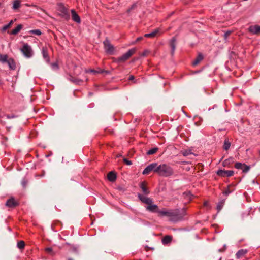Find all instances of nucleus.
Instances as JSON below:
<instances>
[{"instance_id":"obj_44","label":"nucleus","mask_w":260,"mask_h":260,"mask_svg":"<svg viewBox=\"0 0 260 260\" xmlns=\"http://www.w3.org/2000/svg\"><path fill=\"white\" fill-rule=\"evenodd\" d=\"M135 7H136V4H133V5L132 6L131 8H129V9H128L127 10V12H130L132 9H134V8H135Z\"/></svg>"},{"instance_id":"obj_2","label":"nucleus","mask_w":260,"mask_h":260,"mask_svg":"<svg viewBox=\"0 0 260 260\" xmlns=\"http://www.w3.org/2000/svg\"><path fill=\"white\" fill-rule=\"evenodd\" d=\"M171 215L169 216V220L172 222H177L183 219V216L185 215V211H183L181 214L178 210H171Z\"/></svg>"},{"instance_id":"obj_37","label":"nucleus","mask_w":260,"mask_h":260,"mask_svg":"<svg viewBox=\"0 0 260 260\" xmlns=\"http://www.w3.org/2000/svg\"><path fill=\"white\" fill-rule=\"evenodd\" d=\"M104 72V71L103 70H101L100 71H96V70H89L88 71H87V72H90V73H92L93 74H96V73H103Z\"/></svg>"},{"instance_id":"obj_45","label":"nucleus","mask_w":260,"mask_h":260,"mask_svg":"<svg viewBox=\"0 0 260 260\" xmlns=\"http://www.w3.org/2000/svg\"><path fill=\"white\" fill-rule=\"evenodd\" d=\"M135 79V77L133 76V75H131L129 78H128V79L129 80H133Z\"/></svg>"},{"instance_id":"obj_27","label":"nucleus","mask_w":260,"mask_h":260,"mask_svg":"<svg viewBox=\"0 0 260 260\" xmlns=\"http://www.w3.org/2000/svg\"><path fill=\"white\" fill-rule=\"evenodd\" d=\"M13 23V20L10 21V22L7 25H4L2 28V31H6L9 28H10L11 25Z\"/></svg>"},{"instance_id":"obj_16","label":"nucleus","mask_w":260,"mask_h":260,"mask_svg":"<svg viewBox=\"0 0 260 260\" xmlns=\"http://www.w3.org/2000/svg\"><path fill=\"white\" fill-rule=\"evenodd\" d=\"M140 187L141 188L144 195H148L149 194L150 191H149L148 189L146 187L145 182H141L140 183Z\"/></svg>"},{"instance_id":"obj_28","label":"nucleus","mask_w":260,"mask_h":260,"mask_svg":"<svg viewBox=\"0 0 260 260\" xmlns=\"http://www.w3.org/2000/svg\"><path fill=\"white\" fill-rule=\"evenodd\" d=\"M231 146V143L228 139H225L224 142L223 148L225 150H228Z\"/></svg>"},{"instance_id":"obj_13","label":"nucleus","mask_w":260,"mask_h":260,"mask_svg":"<svg viewBox=\"0 0 260 260\" xmlns=\"http://www.w3.org/2000/svg\"><path fill=\"white\" fill-rule=\"evenodd\" d=\"M71 14L73 20L78 23H80L81 22V19L78 14L76 13L74 9L71 10Z\"/></svg>"},{"instance_id":"obj_51","label":"nucleus","mask_w":260,"mask_h":260,"mask_svg":"<svg viewBox=\"0 0 260 260\" xmlns=\"http://www.w3.org/2000/svg\"><path fill=\"white\" fill-rule=\"evenodd\" d=\"M68 260H72V259H71V258H70V259H69Z\"/></svg>"},{"instance_id":"obj_3","label":"nucleus","mask_w":260,"mask_h":260,"mask_svg":"<svg viewBox=\"0 0 260 260\" xmlns=\"http://www.w3.org/2000/svg\"><path fill=\"white\" fill-rule=\"evenodd\" d=\"M20 51L25 57L30 58L32 57L34 54L31 47L27 43H25L22 47L20 49Z\"/></svg>"},{"instance_id":"obj_9","label":"nucleus","mask_w":260,"mask_h":260,"mask_svg":"<svg viewBox=\"0 0 260 260\" xmlns=\"http://www.w3.org/2000/svg\"><path fill=\"white\" fill-rule=\"evenodd\" d=\"M146 196L147 195H143L140 193H139L138 197L139 200L142 202L148 205L151 204V203H153V200L150 198L147 197Z\"/></svg>"},{"instance_id":"obj_41","label":"nucleus","mask_w":260,"mask_h":260,"mask_svg":"<svg viewBox=\"0 0 260 260\" xmlns=\"http://www.w3.org/2000/svg\"><path fill=\"white\" fill-rule=\"evenodd\" d=\"M123 161L124 162V163L127 165H131L132 164V161L131 160H129L126 158H124L123 159Z\"/></svg>"},{"instance_id":"obj_15","label":"nucleus","mask_w":260,"mask_h":260,"mask_svg":"<svg viewBox=\"0 0 260 260\" xmlns=\"http://www.w3.org/2000/svg\"><path fill=\"white\" fill-rule=\"evenodd\" d=\"M170 46L171 47V53L172 55H173L175 48H176V39L174 37H173L170 41Z\"/></svg>"},{"instance_id":"obj_35","label":"nucleus","mask_w":260,"mask_h":260,"mask_svg":"<svg viewBox=\"0 0 260 260\" xmlns=\"http://www.w3.org/2000/svg\"><path fill=\"white\" fill-rule=\"evenodd\" d=\"M50 65L53 70H57L58 69V65L56 62L52 63Z\"/></svg>"},{"instance_id":"obj_48","label":"nucleus","mask_w":260,"mask_h":260,"mask_svg":"<svg viewBox=\"0 0 260 260\" xmlns=\"http://www.w3.org/2000/svg\"><path fill=\"white\" fill-rule=\"evenodd\" d=\"M143 39V37H139L137 39V41L138 42V41H141L142 39Z\"/></svg>"},{"instance_id":"obj_42","label":"nucleus","mask_w":260,"mask_h":260,"mask_svg":"<svg viewBox=\"0 0 260 260\" xmlns=\"http://www.w3.org/2000/svg\"><path fill=\"white\" fill-rule=\"evenodd\" d=\"M21 184L24 187H25L27 184V181L25 179H23L22 181Z\"/></svg>"},{"instance_id":"obj_22","label":"nucleus","mask_w":260,"mask_h":260,"mask_svg":"<svg viewBox=\"0 0 260 260\" xmlns=\"http://www.w3.org/2000/svg\"><path fill=\"white\" fill-rule=\"evenodd\" d=\"M234 162V159L233 157H230L224 160L223 162V166L224 167H228L231 164H233Z\"/></svg>"},{"instance_id":"obj_12","label":"nucleus","mask_w":260,"mask_h":260,"mask_svg":"<svg viewBox=\"0 0 260 260\" xmlns=\"http://www.w3.org/2000/svg\"><path fill=\"white\" fill-rule=\"evenodd\" d=\"M42 54L43 58L45 60L47 63L50 62V58L48 53V49L46 47H42L41 49Z\"/></svg>"},{"instance_id":"obj_39","label":"nucleus","mask_w":260,"mask_h":260,"mask_svg":"<svg viewBox=\"0 0 260 260\" xmlns=\"http://www.w3.org/2000/svg\"><path fill=\"white\" fill-rule=\"evenodd\" d=\"M45 251L48 253H50V254H53V253H52V249L50 247H48V248H46L45 249Z\"/></svg>"},{"instance_id":"obj_52","label":"nucleus","mask_w":260,"mask_h":260,"mask_svg":"<svg viewBox=\"0 0 260 260\" xmlns=\"http://www.w3.org/2000/svg\"><path fill=\"white\" fill-rule=\"evenodd\" d=\"M259 154H260V150H259Z\"/></svg>"},{"instance_id":"obj_10","label":"nucleus","mask_w":260,"mask_h":260,"mask_svg":"<svg viewBox=\"0 0 260 260\" xmlns=\"http://www.w3.org/2000/svg\"><path fill=\"white\" fill-rule=\"evenodd\" d=\"M248 31L252 35H257L260 33V26L257 25H251L248 28Z\"/></svg>"},{"instance_id":"obj_1","label":"nucleus","mask_w":260,"mask_h":260,"mask_svg":"<svg viewBox=\"0 0 260 260\" xmlns=\"http://www.w3.org/2000/svg\"><path fill=\"white\" fill-rule=\"evenodd\" d=\"M174 173L173 168L169 165L162 164H158L157 173L159 176L165 177H169Z\"/></svg>"},{"instance_id":"obj_23","label":"nucleus","mask_w":260,"mask_h":260,"mask_svg":"<svg viewBox=\"0 0 260 260\" xmlns=\"http://www.w3.org/2000/svg\"><path fill=\"white\" fill-rule=\"evenodd\" d=\"M247 250L245 249H240L239 250L236 254V257L237 258H240L242 256L244 255L246 253H247Z\"/></svg>"},{"instance_id":"obj_21","label":"nucleus","mask_w":260,"mask_h":260,"mask_svg":"<svg viewBox=\"0 0 260 260\" xmlns=\"http://www.w3.org/2000/svg\"><path fill=\"white\" fill-rule=\"evenodd\" d=\"M159 30L158 29H156L154 31H153V32H152L151 33L145 34L144 37H147V38H154L159 32Z\"/></svg>"},{"instance_id":"obj_32","label":"nucleus","mask_w":260,"mask_h":260,"mask_svg":"<svg viewBox=\"0 0 260 260\" xmlns=\"http://www.w3.org/2000/svg\"><path fill=\"white\" fill-rule=\"evenodd\" d=\"M241 170H242L243 172L247 173L250 170V167L244 164L243 166L242 167Z\"/></svg>"},{"instance_id":"obj_24","label":"nucleus","mask_w":260,"mask_h":260,"mask_svg":"<svg viewBox=\"0 0 260 260\" xmlns=\"http://www.w3.org/2000/svg\"><path fill=\"white\" fill-rule=\"evenodd\" d=\"M172 210H159V214L161 216H166L167 217H169L170 215H171V211Z\"/></svg>"},{"instance_id":"obj_14","label":"nucleus","mask_w":260,"mask_h":260,"mask_svg":"<svg viewBox=\"0 0 260 260\" xmlns=\"http://www.w3.org/2000/svg\"><path fill=\"white\" fill-rule=\"evenodd\" d=\"M6 63H8L10 69L12 70H15L16 63H15V60L13 58H8L7 59V61H6Z\"/></svg>"},{"instance_id":"obj_7","label":"nucleus","mask_w":260,"mask_h":260,"mask_svg":"<svg viewBox=\"0 0 260 260\" xmlns=\"http://www.w3.org/2000/svg\"><path fill=\"white\" fill-rule=\"evenodd\" d=\"M104 48L106 52L110 54H112L114 52V48L108 40L104 42Z\"/></svg>"},{"instance_id":"obj_36","label":"nucleus","mask_w":260,"mask_h":260,"mask_svg":"<svg viewBox=\"0 0 260 260\" xmlns=\"http://www.w3.org/2000/svg\"><path fill=\"white\" fill-rule=\"evenodd\" d=\"M72 81L74 83H75L76 84H79L82 81L81 80L76 79V78H72Z\"/></svg>"},{"instance_id":"obj_43","label":"nucleus","mask_w":260,"mask_h":260,"mask_svg":"<svg viewBox=\"0 0 260 260\" xmlns=\"http://www.w3.org/2000/svg\"><path fill=\"white\" fill-rule=\"evenodd\" d=\"M6 117L8 119H12L16 117L14 115H7Z\"/></svg>"},{"instance_id":"obj_50","label":"nucleus","mask_w":260,"mask_h":260,"mask_svg":"<svg viewBox=\"0 0 260 260\" xmlns=\"http://www.w3.org/2000/svg\"><path fill=\"white\" fill-rule=\"evenodd\" d=\"M146 55V53H145V52L143 54V56H145Z\"/></svg>"},{"instance_id":"obj_11","label":"nucleus","mask_w":260,"mask_h":260,"mask_svg":"<svg viewBox=\"0 0 260 260\" xmlns=\"http://www.w3.org/2000/svg\"><path fill=\"white\" fill-rule=\"evenodd\" d=\"M146 209L147 211L151 212L159 213V212L158 206L155 204H153V203H151V204H149L147 207H146Z\"/></svg>"},{"instance_id":"obj_8","label":"nucleus","mask_w":260,"mask_h":260,"mask_svg":"<svg viewBox=\"0 0 260 260\" xmlns=\"http://www.w3.org/2000/svg\"><path fill=\"white\" fill-rule=\"evenodd\" d=\"M217 174L221 177H231L233 175L234 171L232 170H219Z\"/></svg>"},{"instance_id":"obj_49","label":"nucleus","mask_w":260,"mask_h":260,"mask_svg":"<svg viewBox=\"0 0 260 260\" xmlns=\"http://www.w3.org/2000/svg\"><path fill=\"white\" fill-rule=\"evenodd\" d=\"M208 205H209V202H207V201L205 202V203H204V206H207H207H208Z\"/></svg>"},{"instance_id":"obj_5","label":"nucleus","mask_w":260,"mask_h":260,"mask_svg":"<svg viewBox=\"0 0 260 260\" xmlns=\"http://www.w3.org/2000/svg\"><path fill=\"white\" fill-rule=\"evenodd\" d=\"M157 169L158 164L156 162H153L146 167V168L143 171L142 174L143 175H147L152 171L157 173Z\"/></svg>"},{"instance_id":"obj_38","label":"nucleus","mask_w":260,"mask_h":260,"mask_svg":"<svg viewBox=\"0 0 260 260\" xmlns=\"http://www.w3.org/2000/svg\"><path fill=\"white\" fill-rule=\"evenodd\" d=\"M190 154H191V152L189 150H185V151H183V152H182V154L184 156H187Z\"/></svg>"},{"instance_id":"obj_30","label":"nucleus","mask_w":260,"mask_h":260,"mask_svg":"<svg viewBox=\"0 0 260 260\" xmlns=\"http://www.w3.org/2000/svg\"><path fill=\"white\" fill-rule=\"evenodd\" d=\"M224 204V201L223 200H222L220 201L217 206V209L218 210V212H219L222 208L223 205Z\"/></svg>"},{"instance_id":"obj_19","label":"nucleus","mask_w":260,"mask_h":260,"mask_svg":"<svg viewBox=\"0 0 260 260\" xmlns=\"http://www.w3.org/2000/svg\"><path fill=\"white\" fill-rule=\"evenodd\" d=\"M203 59V56L201 53L199 54L197 57L192 62V65L195 66L198 64L201 60Z\"/></svg>"},{"instance_id":"obj_29","label":"nucleus","mask_w":260,"mask_h":260,"mask_svg":"<svg viewBox=\"0 0 260 260\" xmlns=\"http://www.w3.org/2000/svg\"><path fill=\"white\" fill-rule=\"evenodd\" d=\"M158 148L157 147H154V148H153L151 149H150L149 150H148L147 152V154L148 155H152L154 153H155L157 151H158Z\"/></svg>"},{"instance_id":"obj_4","label":"nucleus","mask_w":260,"mask_h":260,"mask_svg":"<svg viewBox=\"0 0 260 260\" xmlns=\"http://www.w3.org/2000/svg\"><path fill=\"white\" fill-rule=\"evenodd\" d=\"M136 52L135 48L129 49L127 52L123 54L121 56L116 59L117 62H123L127 60L131 56H132Z\"/></svg>"},{"instance_id":"obj_25","label":"nucleus","mask_w":260,"mask_h":260,"mask_svg":"<svg viewBox=\"0 0 260 260\" xmlns=\"http://www.w3.org/2000/svg\"><path fill=\"white\" fill-rule=\"evenodd\" d=\"M21 2L20 0H15L13 2V9L16 10L20 7Z\"/></svg>"},{"instance_id":"obj_17","label":"nucleus","mask_w":260,"mask_h":260,"mask_svg":"<svg viewBox=\"0 0 260 260\" xmlns=\"http://www.w3.org/2000/svg\"><path fill=\"white\" fill-rule=\"evenodd\" d=\"M172 240V237L169 235L165 236L162 239V243L164 245H167L170 243Z\"/></svg>"},{"instance_id":"obj_20","label":"nucleus","mask_w":260,"mask_h":260,"mask_svg":"<svg viewBox=\"0 0 260 260\" xmlns=\"http://www.w3.org/2000/svg\"><path fill=\"white\" fill-rule=\"evenodd\" d=\"M22 28V25L19 24L17 25V26L15 28L13 29L12 30V31L11 32V34L13 35H16L20 32V31L21 30V29Z\"/></svg>"},{"instance_id":"obj_6","label":"nucleus","mask_w":260,"mask_h":260,"mask_svg":"<svg viewBox=\"0 0 260 260\" xmlns=\"http://www.w3.org/2000/svg\"><path fill=\"white\" fill-rule=\"evenodd\" d=\"M5 205L9 208H15L19 205V202L14 198L11 197L7 201Z\"/></svg>"},{"instance_id":"obj_40","label":"nucleus","mask_w":260,"mask_h":260,"mask_svg":"<svg viewBox=\"0 0 260 260\" xmlns=\"http://www.w3.org/2000/svg\"><path fill=\"white\" fill-rule=\"evenodd\" d=\"M231 31H228L226 32H225L224 35V39L226 40L229 35L231 34Z\"/></svg>"},{"instance_id":"obj_33","label":"nucleus","mask_w":260,"mask_h":260,"mask_svg":"<svg viewBox=\"0 0 260 260\" xmlns=\"http://www.w3.org/2000/svg\"><path fill=\"white\" fill-rule=\"evenodd\" d=\"M29 32L37 36H39L41 34V31L39 29L31 30L29 31Z\"/></svg>"},{"instance_id":"obj_46","label":"nucleus","mask_w":260,"mask_h":260,"mask_svg":"<svg viewBox=\"0 0 260 260\" xmlns=\"http://www.w3.org/2000/svg\"><path fill=\"white\" fill-rule=\"evenodd\" d=\"M230 191L229 190H226L224 192V194L225 195H228L229 193H230Z\"/></svg>"},{"instance_id":"obj_18","label":"nucleus","mask_w":260,"mask_h":260,"mask_svg":"<svg viewBox=\"0 0 260 260\" xmlns=\"http://www.w3.org/2000/svg\"><path fill=\"white\" fill-rule=\"evenodd\" d=\"M107 178L109 181L113 182L116 178V174L114 172L111 171L107 174Z\"/></svg>"},{"instance_id":"obj_31","label":"nucleus","mask_w":260,"mask_h":260,"mask_svg":"<svg viewBox=\"0 0 260 260\" xmlns=\"http://www.w3.org/2000/svg\"><path fill=\"white\" fill-rule=\"evenodd\" d=\"M25 245V242L23 241H20L17 243V247L20 249H23Z\"/></svg>"},{"instance_id":"obj_26","label":"nucleus","mask_w":260,"mask_h":260,"mask_svg":"<svg viewBox=\"0 0 260 260\" xmlns=\"http://www.w3.org/2000/svg\"><path fill=\"white\" fill-rule=\"evenodd\" d=\"M8 58V56L7 54H2L0 53V62L3 63H6L7 61V59Z\"/></svg>"},{"instance_id":"obj_34","label":"nucleus","mask_w":260,"mask_h":260,"mask_svg":"<svg viewBox=\"0 0 260 260\" xmlns=\"http://www.w3.org/2000/svg\"><path fill=\"white\" fill-rule=\"evenodd\" d=\"M244 164H242L241 162H236L235 165V167L237 169H241Z\"/></svg>"},{"instance_id":"obj_47","label":"nucleus","mask_w":260,"mask_h":260,"mask_svg":"<svg viewBox=\"0 0 260 260\" xmlns=\"http://www.w3.org/2000/svg\"><path fill=\"white\" fill-rule=\"evenodd\" d=\"M62 12L63 13H66L67 12V9L64 7H62Z\"/></svg>"}]
</instances>
